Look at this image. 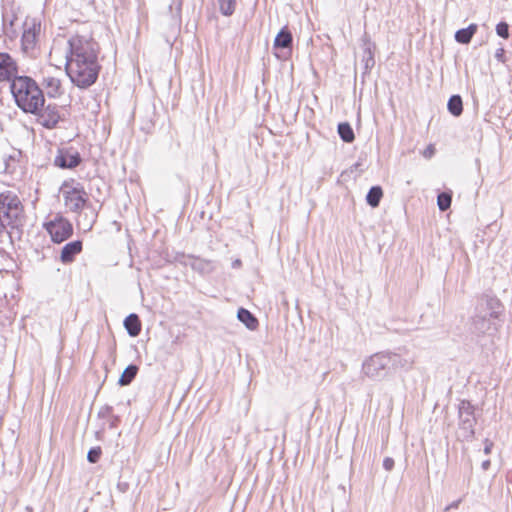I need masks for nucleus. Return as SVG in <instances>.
Segmentation results:
<instances>
[{"instance_id":"1","label":"nucleus","mask_w":512,"mask_h":512,"mask_svg":"<svg viewBox=\"0 0 512 512\" xmlns=\"http://www.w3.org/2000/svg\"><path fill=\"white\" fill-rule=\"evenodd\" d=\"M68 44L67 75L79 88L85 89L92 86L101 69L98 62V43L91 37L75 35L69 39Z\"/></svg>"},{"instance_id":"2","label":"nucleus","mask_w":512,"mask_h":512,"mask_svg":"<svg viewBox=\"0 0 512 512\" xmlns=\"http://www.w3.org/2000/svg\"><path fill=\"white\" fill-rule=\"evenodd\" d=\"M10 91L17 107L25 113H37L45 104L43 90L29 76L21 75L13 79Z\"/></svg>"},{"instance_id":"3","label":"nucleus","mask_w":512,"mask_h":512,"mask_svg":"<svg viewBox=\"0 0 512 512\" xmlns=\"http://www.w3.org/2000/svg\"><path fill=\"white\" fill-rule=\"evenodd\" d=\"M0 216L12 231H18L24 225V206L14 191L0 193Z\"/></svg>"},{"instance_id":"4","label":"nucleus","mask_w":512,"mask_h":512,"mask_svg":"<svg viewBox=\"0 0 512 512\" xmlns=\"http://www.w3.org/2000/svg\"><path fill=\"white\" fill-rule=\"evenodd\" d=\"M390 364L387 351L377 352L363 361L362 372L371 380L381 381L392 371Z\"/></svg>"},{"instance_id":"5","label":"nucleus","mask_w":512,"mask_h":512,"mask_svg":"<svg viewBox=\"0 0 512 512\" xmlns=\"http://www.w3.org/2000/svg\"><path fill=\"white\" fill-rule=\"evenodd\" d=\"M64 204L72 212H80L88 201V194L80 183L65 181L61 186Z\"/></svg>"},{"instance_id":"6","label":"nucleus","mask_w":512,"mask_h":512,"mask_svg":"<svg viewBox=\"0 0 512 512\" xmlns=\"http://www.w3.org/2000/svg\"><path fill=\"white\" fill-rule=\"evenodd\" d=\"M459 423L457 436L462 440H471L474 437V426L476 418L474 416V407L469 401L463 400L459 404Z\"/></svg>"},{"instance_id":"7","label":"nucleus","mask_w":512,"mask_h":512,"mask_svg":"<svg viewBox=\"0 0 512 512\" xmlns=\"http://www.w3.org/2000/svg\"><path fill=\"white\" fill-rule=\"evenodd\" d=\"M488 305L492 311L485 313L484 315H476L472 319L471 332L477 335H484L495 329L493 319L498 317L499 311L495 310V307H499L500 303L498 300L490 299Z\"/></svg>"},{"instance_id":"8","label":"nucleus","mask_w":512,"mask_h":512,"mask_svg":"<svg viewBox=\"0 0 512 512\" xmlns=\"http://www.w3.org/2000/svg\"><path fill=\"white\" fill-rule=\"evenodd\" d=\"M388 357L391 360L392 371L404 370L409 371L415 364V355L410 352L406 347H399L394 351L386 350Z\"/></svg>"},{"instance_id":"9","label":"nucleus","mask_w":512,"mask_h":512,"mask_svg":"<svg viewBox=\"0 0 512 512\" xmlns=\"http://www.w3.org/2000/svg\"><path fill=\"white\" fill-rule=\"evenodd\" d=\"M45 227L51 236V240L58 244L67 240L73 233L72 224L63 218L50 221L45 225Z\"/></svg>"},{"instance_id":"10","label":"nucleus","mask_w":512,"mask_h":512,"mask_svg":"<svg viewBox=\"0 0 512 512\" xmlns=\"http://www.w3.org/2000/svg\"><path fill=\"white\" fill-rule=\"evenodd\" d=\"M32 114L37 117V122L47 129L55 128L61 120L59 107L55 104H43L37 113Z\"/></svg>"},{"instance_id":"11","label":"nucleus","mask_w":512,"mask_h":512,"mask_svg":"<svg viewBox=\"0 0 512 512\" xmlns=\"http://www.w3.org/2000/svg\"><path fill=\"white\" fill-rule=\"evenodd\" d=\"M82 161L78 151L73 148H60L54 158L55 166L61 169H74Z\"/></svg>"},{"instance_id":"12","label":"nucleus","mask_w":512,"mask_h":512,"mask_svg":"<svg viewBox=\"0 0 512 512\" xmlns=\"http://www.w3.org/2000/svg\"><path fill=\"white\" fill-rule=\"evenodd\" d=\"M18 72L17 61L10 54L0 52V82L8 81L11 84L13 79L20 76Z\"/></svg>"},{"instance_id":"13","label":"nucleus","mask_w":512,"mask_h":512,"mask_svg":"<svg viewBox=\"0 0 512 512\" xmlns=\"http://www.w3.org/2000/svg\"><path fill=\"white\" fill-rule=\"evenodd\" d=\"M40 31V25L35 22H25L24 31L21 38L22 51L25 54H32L37 44V36Z\"/></svg>"},{"instance_id":"14","label":"nucleus","mask_w":512,"mask_h":512,"mask_svg":"<svg viewBox=\"0 0 512 512\" xmlns=\"http://www.w3.org/2000/svg\"><path fill=\"white\" fill-rule=\"evenodd\" d=\"M184 260L181 262L185 266H190L194 271L206 275L212 273L215 268V261L202 259L193 255L183 256Z\"/></svg>"},{"instance_id":"15","label":"nucleus","mask_w":512,"mask_h":512,"mask_svg":"<svg viewBox=\"0 0 512 512\" xmlns=\"http://www.w3.org/2000/svg\"><path fill=\"white\" fill-rule=\"evenodd\" d=\"M82 251V242L75 240L67 243L61 250L60 260L64 264L74 261L75 256Z\"/></svg>"},{"instance_id":"16","label":"nucleus","mask_w":512,"mask_h":512,"mask_svg":"<svg viewBox=\"0 0 512 512\" xmlns=\"http://www.w3.org/2000/svg\"><path fill=\"white\" fill-rule=\"evenodd\" d=\"M292 43L293 37L290 30L287 27H283L276 35L273 46L275 49H290L292 47Z\"/></svg>"},{"instance_id":"17","label":"nucleus","mask_w":512,"mask_h":512,"mask_svg":"<svg viewBox=\"0 0 512 512\" xmlns=\"http://www.w3.org/2000/svg\"><path fill=\"white\" fill-rule=\"evenodd\" d=\"M124 327L131 337H137L141 332V321L135 313L129 314L124 320Z\"/></svg>"},{"instance_id":"18","label":"nucleus","mask_w":512,"mask_h":512,"mask_svg":"<svg viewBox=\"0 0 512 512\" xmlns=\"http://www.w3.org/2000/svg\"><path fill=\"white\" fill-rule=\"evenodd\" d=\"M477 24H470L467 28H462L456 31L455 40L460 44H469L475 33L477 32Z\"/></svg>"},{"instance_id":"19","label":"nucleus","mask_w":512,"mask_h":512,"mask_svg":"<svg viewBox=\"0 0 512 512\" xmlns=\"http://www.w3.org/2000/svg\"><path fill=\"white\" fill-rule=\"evenodd\" d=\"M237 318L250 330H255L258 327L257 318L245 308H239Z\"/></svg>"},{"instance_id":"20","label":"nucleus","mask_w":512,"mask_h":512,"mask_svg":"<svg viewBox=\"0 0 512 512\" xmlns=\"http://www.w3.org/2000/svg\"><path fill=\"white\" fill-rule=\"evenodd\" d=\"M43 84L49 97L55 98L61 95V81L58 78L46 77Z\"/></svg>"},{"instance_id":"21","label":"nucleus","mask_w":512,"mask_h":512,"mask_svg":"<svg viewBox=\"0 0 512 512\" xmlns=\"http://www.w3.org/2000/svg\"><path fill=\"white\" fill-rule=\"evenodd\" d=\"M448 111L455 117H459L463 112V101L460 95H452L447 103Z\"/></svg>"},{"instance_id":"22","label":"nucleus","mask_w":512,"mask_h":512,"mask_svg":"<svg viewBox=\"0 0 512 512\" xmlns=\"http://www.w3.org/2000/svg\"><path fill=\"white\" fill-rule=\"evenodd\" d=\"M138 370H139L138 366H136L134 364L128 365L118 380L119 385L120 386L129 385L136 377Z\"/></svg>"},{"instance_id":"23","label":"nucleus","mask_w":512,"mask_h":512,"mask_svg":"<svg viewBox=\"0 0 512 512\" xmlns=\"http://www.w3.org/2000/svg\"><path fill=\"white\" fill-rule=\"evenodd\" d=\"M183 0H171L168 11L171 16L173 24L179 25L181 23V11Z\"/></svg>"},{"instance_id":"24","label":"nucleus","mask_w":512,"mask_h":512,"mask_svg":"<svg viewBox=\"0 0 512 512\" xmlns=\"http://www.w3.org/2000/svg\"><path fill=\"white\" fill-rule=\"evenodd\" d=\"M382 196V188L380 186H373L366 195V201L371 207L375 208L379 206Z\"/></svg>"},{"instance_id":"25","label":"nucleus","mask_w":512,"mask_h":512,"mask_svg":"<svg viewBox=\"0 0 512 512\" xmlns=\"http://www.w3.org/2000/svg\"><path fill=\"white\" fill-rule=\"evenodd\" d=\"M338 134L340 138L346 143H351L355 139L353 129L348 122H342L338 124Z\"/></svg>"},{"instance_id":"26","label":"nucleus","mask_w":512,"mask_h":512,"mask_svg":"<svg viewBox=\"0 0 512 512\" xmlns=\"http://www.w3.org/2000/svg\"><path fill=\"white\" fill-rule=\"evenodd\" d=\"M452 194L451 192H441L437 196V205L440 211L444 212L451 206Z\"/></svg>"},{"instance_id":"27","label":"nucleus","mask_w":512,"mask_h":512,"mask_svg":"<svg viewBox=\"0 0 512 512\" xmlns=\"http://www.w3.org/2000/svg\"><path fill=\"white\" fill-rule=\"evenodd\" d=\"M219 10L224 16H231L236 8V0H217Z\"/></svg>"},{"instance_id":"28","label":"nucleus","mask_w":512,"mask_h":512,"mask_svg":"<svg viewBox=\"0 0 512 512\" xmlns=\"http://www.w3.org/2000/svg\"><path fill=\"white\" fill-rule=\"evenodd\" d=\"M373 50L374 49H370V48H366L365 51L363 50V59H362V61L365 64V69L366 70H370L374 66V64H375Z\"/></svg>"},{"instance_id":"29","label":"nucleus","mask_w":512,"mask_h":512,"mask_svg":"<svg viewBox=\"0 0 512 512\" xmlns=\"http://www.w3.org/2000/svg\"><path fill=\"white\" fill-rule=\"evenodd\" d=\"M102 451L100 447H93L87 453V460L90 463H97L101 457Z\"/></svg>"},{"instance_id":"30","label":"nucleus","mask_w":512,"mask_h":512,"mask_svg":"<svg viewBox=\"0 0 512 512\" xmlns=\"http://www.w3.org/2000/svg\"><path fill=\"white\" fill-rule=\"evenodd\" d=\"M498 36L507 39L509 37V25L506 22H500L496 26Z\"/></svg>"},{"instance_id":"31","label":"nucleus","mask_w":512,"mask_h":512,"mask_svg":"<svg viewBox=\"0 0 512 512\" xmlns=\"http://www.w3.org/2000/svg\"><path fill=\"white\" fill-rule=\"evenodd\" d=\"M13 231L9 226L6 225V222L0 216V238L4 235L12 236Z\"/></svg>"},{"instance_id":"32","label":"nucleus","mask_w":512,"mask_h":512,"mask_svg":"<svg viewBox=\"0 0 512 512\" xmlns=\"http://www.w3.org/2000/svg\"><path fill=\"white\" fill-rule=\"evenodd\" d=\"M362 48L365 51L366 48L374 49L375 45L371 42L370 36L365 32L362 36Z\"/></svg>"},{"instance_id":"33","label":"nucleus","mask_w":512,"mask_h":512,"mask_svg":"<svg viewBox=\"0 0 512 512\" xmlns=\"http://www.w3.org/2000/svg\"><path fill=\"white\" fill-rule=\"evenodd\" d=\"M394 460L393 458L391 457H386L384 460H383V467L385 470L387 471H391L393 468H394Z\"/></svg>"},{"instance_id":"34","label":"nucleus","mask_w":512,"mask_h":512,"mask_svg":"<svg viewBox=\"0 0 512 512\" xmlns=\"http://www.w3.org/2000/svg\"><path fill=\"white\" fill-rule=\"evenodd\" d=\"M495 58L499 61V62H505V50L503 48H499L497 49L496 53H495Z\"/></svg>"},{"instance_id":"35","label":"nucleus","mask_w":512,"mask_h":512,"mask_svg":"<svg viewBox=\"0 0 512 512\" xmlns=\"http://www.w3.org/2000/svg\"><path fill=\"white\" fill-rule=\"evenodd\" d=\"M492 448H493V442L490 441L489 439H485V441H484V453L485 454H490Z\"/></svg>"},{"instance_id":"36","label":"nucleus","mask_w":512,"mask_h":512,"mask_svg":"<svg viewBox=\"0 0 512 512\" xmlns=\"http://www.w3.org/2000/svg\"><path fill=\"white\" fill-rule=\"evenodd\" d=\"M434 152H435L434 147H433L432 145H429V146L425 149V151H424L423 155H424V157H426V158H431V157L434 155Z\"/></svg>"},{"instance_id":"37","label":"nucleus","mask_w":512,"mask_h":512,"mask_svg":"<svg viewBox=\"0 0 512 512\" xmlns=\"http://www.w3.org/2000/svg\"><path fill=\"white\" fill-rule=\"evenodd\" d=\"M461 502V499H458L456 501H453L450 505H448L446 507V510H450V509H457L459 507V504Z\"/></svg>"},{"instance_id":"38","label":"nucleus","mask_w":512,"mask_h":512,"mask_svg":"<svg viewBox=\"0 0 512 512\" xmlns=\"http://www.w3.org/2000/svg\"><path fill=\"white\" fill-rule=\"evenodd\" d=\"M490 464H491L490 460H485L482 462L481 467L484 471H486L489 469Z\"/></svg>"},{"instance_id":"39","label":"nucleus","mask_w":512,"mask_h":512,"mask_svg":"<svg viewBox=\"0 0 512 512\" xmlns=\"http://www.w3.org/2000/svg\"><path fill=\"white\" fill-rule=\"evenodd\" d=\"M111 411H112V407L107 406V407L103 408V409L100 411V414H106V413L108 414V413H110Z\"/></svg>"},{"instance_id":"40","label":"nucleus","mask_w":512,"mask_h":512,"mask_svg":"<svg viewBox=\"0 0 512 512\" xmlns=\"http://www.w3.org/2000/svg\"><path fill=\"white\" fill-rule=\"evenodd\" d=\"M241 266V260L239 259H236L233 263H232V267L233 268H237V267H240Z\"/></svg>"}]
</instances>
